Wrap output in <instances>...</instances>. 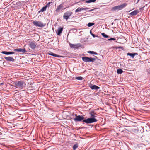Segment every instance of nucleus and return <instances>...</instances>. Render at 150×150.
I'll return each mask as SVG.
<instances>
[{
    "label": "nucleus",
    "mask_w": 150,
    "mask_h": 150,
    "mask_svg": "<svg viewBox=\"0 0 150 150\" xmlns=\"http://www.w3.org/2000/svg\"><path fill=\"white\" fill-rule=\"evenodd\" d=\"M51 3L50 2H48L45 6V7H46V8H47V7H49L50 6V4Z\"/></svg>",
    "instance_id": "nucleus-30"
},
{
    "label": "nucleus",
    "mask_w": 150,
    "mask_h": 150,
    "mask_svg": "<svg viewBox=\"0 0 150 150\" xmlns=\"http://www.w3.org/2000/svg\"><path fill=\"white\" fill-rule=\"evenodd\" d=\"M83 77L81 76L76 77L75 79L79 80H81L83 79Z\"/></svg>",
    "instance_id": "nucleus-27"
},
{
    "label": "nucleus",
    "mask_w": 150,
    "mask_h": 150,
    "mask_svg": "<svg viewBox=\"0 0 150 150\" xmlns=\"http://www.w3.org/2000/svg\"><path fill=\"white\" fill-rule=\"evenodd\" d=\"M101 35H102L105 38H108L109 37V36H108L106 34H105L104 33H101Z\"/></svg>",
    "instance_id": "nucleus-26"
},
{
    "label": "nucleus",
    "mask_w": 150,
    "mask_h": 150,
    "mask_svg": "<svg viewBox=\"0 0 150 150\" xmlns=\"http://www.w3.org/2000/svg\"><path fill=\"white\" fill-rule=\"evenodd\" d=\"M0 87H2L4 89L6 87V84L3 83H0Z\"/></svg>",
    "instance_id": "nucleus-24"
},
{
    "label": "nucleus",
    "mask_w": 150,
    "mask_h": 150,
    "mask_svg": "<svg viewBox=\"0 0 150 150\" xmlns=\"http://www.w3.org/2000/svg\"><path fill=\"white\" fill-rule=\"evenodd\" d=\"M94 25V23H89L87 24V26L88 27H91Z\"/></svg>",
    "instance_id": "nucleus-25"
},
{
    "label": "nucleus",
    "mask_w": 150,
    "mask_h": 150,
    "mask_svg": "<svg viewBox=\"0 0 150 150\" xmlns=\"http://www.w3.org/2000/svg\"><path fill=\"white\" fill-rule=\"evenodd\" d=\"M117 73L118 74H121L122 73L123 71L121 69H117Z\"/></svg>",
    "instance_id": "nucleus-22"
},
{
    "label": "nucleus",
    "mask_w": 150,
    "mask_h": 150,
    "mask_svg": "<svg viewBox=\"0 0 150 150\" xmlns=\"http://www.w3.org/2000/svg\"><path fill=\"white\" fill-rule=\"evenodd\" d=\"M72 14V13L71 12L69 11L66 12L65 13L63 16L64 19H65L66 20H67Z\"/></svg>",
    "instance_id": "nucleus-5"
},
{
    "label": "nucleus",
    "mask_w": 150,
    "mask_h": 150,
    "mask_svg": "<svg viewBox=\"0 0 150 150\" xmlns=\"http://www.w3.org/2000/svg\"><path fill=\"white\" fill-rule=\"evenodd\" d=\"M48 54L49 55H50L51 56H53L54 57H62L61 56H60V55H58L57 54H55L54 53L52 52H50V51H49L48 52Z\"/></svg>",
    "instance_id": "nucleus-13"
},
{
    "label": "nucleus",
    "mask_w": 150,
    "mask_h": 150,
    "mask_svg": "<svg viewBox=\"0 0 150 150\" xmlns=\"http://www.w3.org/2000/svg\"><path fill=\"white\" fill-rule=\"evenodd\" d=\"M84 119V117L83 116L80 115L76 116V117L74 120L75 122H83V120H85Z\"/></svg>",
    "instance_id": "nucleus-7"
},
{
    "label": "nucleus",
    "mask_w": 150,
    "mask_h": 150,
    "mask_svg": "<svg viewBox=\"0 0 150 150\" xmlns=\"http://www.w3.org/2000/svg\"><path fill=\"white\" fill-rule=\"evenodd\" d=\"M127 4L125 3H123L122 4L117 6L113 7L112 9V11L120 10H122L124 7H125Z\"/></svg>",
    "instance_id": "nucleus-4"
},
{
    "label": "nucleus",
    "mask_w": 150,
    "mask_h": 150,
    "mask_svg": "<svg viewBox=\"0 0 150 150\" xmlns=\"http://www.w3.org/2000/svg\"><path fill=\"white\" fill-rule=\"evenodd\" d=\"M82 11V7L80 8V7H79L78 8L75 10V12H78L81 11Z\"/></svg>",
    "instance_id": "nucleus-20"
},
{
    "label": "nucleus",
    "mask_w": 150,
    "mask_h": 150,
    "mask_svg": "<svg viewBox=\"0 0 150 150\" xmlns=\"http://www.w3.org/2000/svg\"><path fill=\"white\" fill-rule=\"evenodd\" d=\"M4 59L7 61L14 62L15 60L13 58L11 57H4Z\"/></svg>",
    "instance_id": "nucleus-14"
},
{
    "label": "nucleus",
    "mask_w": 150,
    "mask_h": 150,
    "mask_svg": "<svg viewBox=\"0 0 150 150\" xmlns=\"http://www.w3.org/2000/svg\"><path fill=\"white\" fill-rule=\"evenodd\" d=\"M69 45L71 48L75 49H77L79 47H81V44L80 43L72 44L71 43H69Z\"/></svg>",
    "instance_id": "nucleus-8"
},
{
    "label": "nucleus",
    "mask_w": 150,
    "mask_h": 150,
    "mask_svg": "<svg viewBox=\"0 0 150 150\" xmlns=\"http://www.w3.org/2000/svg\"><path fill=\"white\" fill-rule=\"evenodd\" d=\"M87 52L91 54H94V55H97V53L95 52H94L93 51H89Z\"/></svg>",
    "instance_id": "nucleus-21"
},
{
    "label": "nucleus",
    "mask_w": 150,
    "mask_h": 150,
    "mask_svg": "<svg viewBox=\"0 0 150 150\" xmlns=\"http://www.w3.org/2000/svg\"><path fill=\"white\" fill-rule=\"evenodd\" d=\"M63 30V28L61 27H59L57 29V35H60Z\"/></svg>",
    "instance_id": "nucleus-16"
},
{
    "label": "nucleus",
    "mask_w": 150,
    "mask_h": 150,
    "mask_svg": "<svg viewBox=\"0 0 150 150\" xmlns=\"http://www.w3.org/2000/svg\"><path fill=\"white\" fill-rule=\"evenodd\" d=\"M96 9H93L90 10H89L88 11H94Z\"/></svg>",
    "instance_id": "nucleus-33"
},
{
    "label": "nucleus",
    "mask_w": 150,
    "mask_h": 150,
    "mask_svg": "<svg viewBox=\"0 0 150 150\" xmlns=\"http://www.w3.org/2000/svg\"><path fill=\"white\" fill-rule=\"evenodd\" d=\"M89 8H83L82 7V10H86L87 9H89Z\"/></svg>",
    "instance_id": "nucleus-32"
},
{
    "label": "nucleus",
    "mask_w": 150,
    "mask_h": 150,
    "mask_svg": "<svg viewBox=\"0 0 150 150\" xmlns=\"http://www.w3.org/2000/svg\"><path fill=\"white\" fill-rule=\"evenodd\" d=\"M1 53L6 54V55H10V54H14V52H7L6 51H2L1 52Z\"/></svg>",
    "instance_id": "nucleus-15"
},
{
    "label": "nucleus",
    "mask_w": 150,
    "mask_h": 150,
    "mask_svg": "<svg viewBox=\"0 0 150 150\" xmlns=\"http://www.w3.org/2000/svg\"><path fill=\"white\" fill-rule=\"evenodd\" d=\"M108 40L109 41H111L112 40H116V39L115 38H111L110 39H108Z\"/></svg>",
    "instance_id": "nucleus-31"
},
{
    "label": "nucleus",
    "mask_w": 150,
    "mask_h": 150,
    "mask_svg": "<svg viewBox=\"0 0 150 150\" xmlns=\"http://www.w3.org/2000/svg\"><path fill=\"white\" fill-rule=\"evenodd\" d=\"M33 23L34 25L40 27H42L45 26V25L41 21H34Z\"/></svg>",
    "instance_id": "nucleus-6"
},
{
    "label": "nucleus",
    "mask_w": 150,
    "mask_h": 150,
    "mask_svg": "<svg viewBox=\"0 0 150 150\" xmlns=\"http://www.w3.org/2000/svg\"><path fill=\"white\" fill-rule=\"evenodd\" d=\"M95 58H93L87 57H82V59L83 61L85 62H93L96 60V59H97L98 58L96 56H95Z\"/></svg>",
    "instance_id": "nucleus-3"
},
{
    "label": "nucleus",
    "mask_w": 150,
    "mask_h": 150,
    "mask_svg": "<svg viewBox=\"0 0 150 150\" xmlns=\"http://www.w3.org/2000/svg\"><path fill=\"white\" fill-rule=\"evenodd\" d=\"M14 51H17L18 52L25 53L26 52V51L25 48H19V49H14Z\"/></svg>",
    "instance_id": "nucleus-10"
},
{
    "label": "nucleus",
    "mask_w": 150,
    "mask_h": 150,
    "mask_svg": "<svg viewBox=\"0 0 150 150\" xmlns=\"http://www.w3.org/2000/svg\"><path fill=\"white\" fill-rule=\"evenodd\" d=\"M96 0H88L85 1V3H89L91 2H94L96 1Z\"/></svg>",
    "instance_id": "nucleus-19"
},
{
    "label": "nucleus",
    "mask_w": 150,
    "mask_h": 150,
    "mask_svg": "<svg viewBox=\"0 0 150 150\" xmlns=\"http://www.w3.org/2000/svg\"><path fill=\"white\" fill-rule=\"evenodd\" d=\"M98 61H100V62L101 61V60L100 59H98Z\"/></svg>",
    "instance_id": "nucleus-34"
},
{
    "label": "nucleus",
    "mask_w": 150,
    "mask_h": 150,
    "mask_svg": "<svg viewBox=\"0 0 150 150\" xmlns=\"http://www.w3.org/2000/svg\"><path fill=\"white\" fill-rule=\"evenodd\" d=\"M90 115V118L85 119L83 120V122L87 124H90L96 122L97 120L95 118L96 114L94 113L93 111H91L89 113Z\"/></svg>",
    "instance_id": "nucleus-1"
},
{
    "label": "nucleus",
    "mask_w": 150,
    "mask_h": 150,
    "mask_svg": "<svg viewBox=\"0 0 150 150\" xmlns=\"http://www.w3.org/2000/svg\"><path fill=\"white\" fill-rule=\"evenodd\" d=\"M63 7L61 5H59L57 7V8L55 10V11L57 12L59 11V10Z\"/></svg>",
    "instance_id": "nucleus-18"
},
{
    "label": "nucleus",
    "mask_w": 150,
    "mask_h": 150,
    "mask_svg": "<svg viewBox=\"0 0 150 150\" xmlns=\"http://www.w3.org/2000/svg\"><path fill=\"white\" fill-rule=\"evenodd\" d=\"M46 9V7L44 6L40 10V11L42 12L45 11Z\"/></svg>",
    "instance_id": "nucleus-28"
},
{
    "label": "nucleus",
    "mask_w": 150,
    "mask_h": 150,
    "mask_svg": "<svg viewBox=\"0 0 150 150\" xmlns=\"http://www.w3.org/2000/svg\"><path fill=\"white\" fill-rule=\"evenodd\" d=\"M29 47L33 49H35L37 45V43L35 42H30L28 44Z\"/></svg>",
    "instance_id": "nucleus-9"
},
{
    "label": "nucleus",
    "mask_w": 150,
    "mask_h": 150,
    "mask_svg": "<svg viewBox=\"0 0 150 150\" xmlns=\"http://www.w3.org/2000/svg\"><path fill=\"white\" fill-rule=\"evenodd\" d=\"M13 84L16 88L21 89H23L26 85L24 82L21 81L15 82L13 83Z\"/></svg>",
    "instance_id": "nucleus-2"
},
{
    "label": "nucleus",
    "mask_w": 150,
    "mask_h": 150,
    "mask_svg": "<svg viewBox=\"0 0 150 150\" xmlns=\"http://www.w3.org/2000/svg\"><path fill=\"white\" fill-rule=\"evenodd\" d=\"M139 12V11L138 10H136L134 11L131 12L129 14V15L131 16H135Z\"/></svg>",
    "instance_id": "nucleus-12"
},
{
    "label": "nucleus",
    "mask_w": 150,
    "mask_h": 150,
    "mask_svg": "<svg viewBox=\"0 0 150 150\" xmlns=\"http://www.w3.org/2000/svg\"><path fill=\"white\" fill-rule=\"evenodd\" d=\"M127 55H129L132 58H133L134 56L136 55H138V54L137 53H128L127 54Z\"/></svg>",
    "instance_id": "nucleus-17"
},
{
    "label": "nucleus",
    "mask_w": 150,
    "mask_h": 150,
    "mask_svg": "<svg viewBox=\"0 0 150 150\" xmlns=\"http://www.w3.org/2000/svg\"><path fill=\"white\" fill-rule=\"evenodd\" d=\"M78 144L76 143L73 146V150H76V149L78 148Z\"/></svg>",
    "instance_id": "nucleus-23"
},
{
    "label": "nucleus",
    "mask_w": 150,
    "mask_h": 150,
    "mask_svg": "<svg viewBox=\"0 0 150 150\" xmlns=\"http://www.w3.org/2000/svg\"><path fill=\"white\" fill-rule=\"evenodd\" d=\"M90 87L92 90H97L100 88L96 85L91 84L89 86Z\"/></svg>",
    "instance_id": "nucleus-11"
},
{
    "label": "nucleus",
    "mask_w": 150,
    "mask_h": 150,
    "mask_svg": "<svg viewBox=\"0 0 150 150\" xmlns=\"http://www.w3.org/2000/svg\"><path fill=\"white\" fill-rule=\"evenodd\" d=\"M90 34L91 35H92V36L94 38H95V37H96V35L94 34H93L91 32V31H90Z\"/></svg>",
    "instance_id": "nucleus-29"
}]
</instances>
